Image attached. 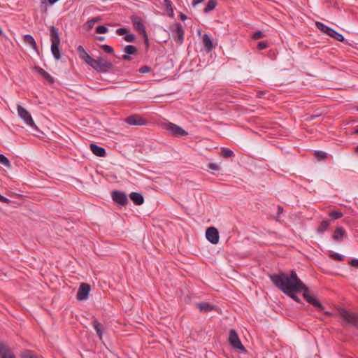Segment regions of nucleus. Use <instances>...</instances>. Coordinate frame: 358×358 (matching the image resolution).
<instances>
[{
  "mask_svg": "<svg viewBox=\"0 0 358 358\" xmlns=\"http://www.w3.org/2000/svg\"><path fill=\"white\" fill-rule=\"evenodd\" d=\"M270 278L272 282L285 294L300 292L305 287V285L294 271H291L289 275L280 273L271 275Z\"/></svg>",
  "mask_w": 358,
  "mask_h": 358,
  "instance_id": "1",
  "label": "nucleus"
},
{
  "mask_svg": "<svg viewBox=\"0 0 358 358\" xmlns=\"http://www.w3.org/2000/svg\"><path fill=\"white\" fill-rule=\"evenodd\" d=\"M76 50L79 57L97 72L106 73L112 69L113 64L107 59L101 57L94 59L85 51L82 45L78 46Z\"/></svg>",
  "mask_w": 358,
  "mask_h": 358,
  "instance_id": "2",
  "label": "nucleus"
},
{
  "mask_svg": "<svg viewBox=\"0 0 358 358\" xmlns=\"http://www.w3.org/2000/svg\"><path fill=\"white\" fill-rule=\"evenodd\" d=\"M50 36H51V52L54 57L59 60L61 58V53L59 50L60 38L59 36L58 29L54 26L50 27Z\"/></svg>",
  "mask_w": 358,
  "mask_h": 358,
  "instance_id": "3",
  "label": "nucleus"
},
{
  "mask_svg": "<svg viewBox=\"0 0 358 358\" xmlns=\"http://www.w3.org/2000/svg\"><path fill=\"white\" fill-rule=\"evenodd\" d=\"M338 311L341 317L347 324L358 327V315L343 308H339Z\"/></svg>",
  "mask_w": 358,
  "mask_h": 358,
  "instance_id": "4",
  "label": "nucleus"
},
{
  "mask_svg": "<svg viewBox=\"0 0 358 358\" xmlns=\"http://www.w3.org/2000/svg\"><path fill=\"white\" fill-rule=\"evenodd\" d=\"M315 25L318 29L327 34V35L332 37L335 40L340 42H343L345 40L344 36L341 34L337 32L334 29L325 25L322 22H316Z\"/></svg>",
  "mask_w": 358,
  "mask_h": 358,
  "instance_id": "5",
  "label": "nucleus"
},
{
  "mask_svg": "<svg viewBox=\"0 0 358 358\" xmlns=\"http://www.w3.org/2000/svg\"><path fill=\"white\" fill-rule=\"evenodd\" d=\"M17 110L19 117L22 120H23V121L27 126L30 127L34 130H38L29 111H27L24 107L20 106V104H18L17 106Z\"/></svg>",
  "mask_w": 358,
  "mask_h": 358,
  "instance_id": "6",
  "label": "nucleus"
},
{
  "mask_svg": "<svg viewBox=\"0 0 358 358\" xmlns=\"http://www.w3.org/2000/svg\"><path fill=\"white\" fill-rule=\"evenodd\" d=\"M131 20L134 29L143 36L145 43L148 46V37L146 33L145 27L144 26L141 18L137 15H132L131 17Z\"/></svg>",
  "mask_w": 358,
  "mask_h": 358,
  "instance_id": "7",
  "label": "nucleus"
},
{
  "mask_svg": "<svg viewBox=\"0 0 358 358\" xmlns=\"http://www.w3.org/2000/svg\"><path fill=\"white\" fill-rule=\"evenodd\" d=\"M229 342L234 348L241 350L242 351L245 350L234 329H231L229 331Z\"/></svg>",
  "mask_w": 358,
  "mask_h": 358,
  "instance_id": "8",
  "label": "nucleus"
},
{
  "mask_svg": "<svg viewBox=\"0 0 358 358\" xmlns=\"http://www.w3.org/2000/svg\"><path fill=\"white\" fill-rule=\"evenodd\" d=\"M302 292H303V298L308 303L320 310L324 309V306H322V304L320 301H318L314 296L310 295V291L306 285L304 289H302Z\"/></svg>",
  "mask_w": 358,
  "mask_h": 358,
  "instance_id": "9",
  "label": "nucleus"
},
{
  "mask_svg": "<svg viewBox=\"0 0 358 358\" xmlns=\"http://www.w3.org/2000/svg\"><path fill=\"white\" fill-rule=\"evenodd\" d=\"M90 292V286L87 283H82L78 290L76 298L79 301L87 299Z\"/></svg>",
  "mask_w": 358,
  "mask_h": 358,
  "instance_id": "10",
  "label": "nucleus"
},
{
  "mask_svg": "<svg viewBox=\"0 0 358 358\" xmlns=\"http://www.w3.org/2000/svg\"><path fill=\"white\" fill-rule=\"evenodd\" d=\"M206 237L208 241L213 244H217L219 242V233L216 228L211 227L206 229Z\"/></svg>",
  "mask_w": 358,
  "mask_h": 358,
  "instance_id": "11",
  "label": "nucleus"
},
{
  "mask_svg": "<svg viewBox=\"0 0 358 358\" xmlns=\"http://www.w3.org/2000/svg\"><path fill=\"white\" fill-rule=\"evenodd\" d=\"M112 199L116 203L120 206H124L128 202L126 194L120 191H113L112 192Z\"/></svg>",
  "mask_w": 358,
  "mask_h": 358,
  "instance_id": "12",
  "label": "nucleus"
},
{
  "mask_svg": "<svg viewBox=\"0 0 358 358\" xmlns=\"http://www.w3.org/2000/svg\"><path fill=\"white\" fill-rule=\"evenodd\" d=\"M125 122L130 125H145L146 121L139 115H133L127 117Z\"/></svg>",
  "mask_w": 358,
  "mask_h": 358,
  "instance_id": "13",
  "label": "nucleus"
},
{
  "mask_svg": "<svg viewBox=\"0 0 358 358\" xmlns=\"http://www.w3.org/2000/svg\"><path fill=\"white\" fill-rule=\"evenodd\" d=\"M0 357L1 358H15V355L8 345L0 342Z\"/></svg>",
  "mask_w": 358,
  "mask_h": 358,
  "instance_id": "14",
  "label": "nucleus"
},
{
  "mask_svg": "<svg viewBox=\"0 0 358 358\" xmlns=\"http://www.w3.org/2000/svg\"><path fill=\"white\" fill-rule=\"evenodd\" d=\"M162 127L169 133L176 136H179V126L173 124L171 122H165L162 124Z\"/></svg>",
  "mask_w": 358,
  "mask_h": 358,
  "instance_id": "15",
  "label": "nucleus"
},
{
  "mask_svg": "<svg viewBox=\"0 0 358 358\" xmlns=\"http://www.w3.org/2000/svg\"><path fill=\"white\" fill-rule=\"evenodd\" d=\"M346 235V231L342 227H337L332 236L334 241L336 242H341Z\"/></svg>",
  "mask_w": 358,
  "mask_h": 358,
  "instance_id": "16",
  "label": "nucleus"
},
{
  "mask_svg": "<svg viewBox=\"0 0 358 358\" xmlns=\"http://www.w3.org/2000/svg\"><path fill=\"white\" fill-rule=\"evenodd\" d=\"M91 152L97 157H104L106 154V150L101 146H99L96 144L91 143L90 145Z\"/></svg>",
  "mask_w": 358,
  "mask_h": 358,
  "instance_id": "17",
  "label": "nucleus"
},
{
  "mask_svg": "<svg viewBox=\"0 0 358 358\" xmlns=\"http://www.w3.org/2000/svg\"><path fill=\"white\" fill-rule=\"evenodd\" d=\"M202 43L205 50L207 52L212 51L213 49L215 48V46L213 45V42L211 41L210 37L207 34H205L203 36Z\"/></svg>",
  "mask_w": 358,
  "mask_h": 358,
  "instance_id": "18",
  "label": "nucleus"
},
{
  "mask_svg": "<svg viewBox=\"0 0 358 358\" xmlns=\"http://www.w3.org/2000/svg\"><path fill=\"white\" fill-rule=\"evenodd\" d=\"M130 199L134 202L136 205H142L144 202V198L143 195L138 192H131L129 194Z\"/></svg>",
  "mask_w": 358,
  "mask_h": 358,
  "instance_id": "19",
  "label": "nucleus"
},
{
  "mask_svg": "<svg viewBox=\"0 0 358 358\" xmlns=\"http://www.w3.org/2000/svg\"><path fill=\"white\" fill-rule=\"evenodd\" d=\"M196 308L203 313H208L213 310L214 306L208 302H201L196 304Z\"/></svg>",
  "mask_w": 358,
  "mask_h": 358,
  "instance_id": "20",
  "label": "nucleus"
},
{
  "mask_svg": "<svg viewBox=\"0 0 358 358\" xmlns=\"http://www.w3.org/2000/svg\"><path fill=\"white\" fill-rule=\"evenodd\" d=\"M24 42L27 45H29L33 50H36L37 46L34 37L30 34H26L24 36Z\"/></svg>",
  "mask_w": 358,
  "mask_h": 358,
  "instance_id": "21",
  "label": "nucleus"
},
{
  "mask_svg": "<svg viewBox=\"0 0 358 358\" xmlns=\"http://www.w3.org/2000/svg\"><path fill=\"white\" fill-rule=\"evenodd\" d=\"M93 327L96 331V333L100 340H102L103 337V325L97 321H93Z\"/></svg>",
  "mask_w": 358,
  "mask_h": 358,
  "instance_id": "22",
  "label": "nucleus"
},
{
  "mask_svg": "<svg viewBox=\"0 0 358 358\" xmlns=\"http://www.w3.org/2000/svg\"><path fill=\"white\" fill-rule=\"evenodd\" d=\"M329 226V221L328 220H324L322 221L320 224L317 228V233L320 234H324L325 231L327 230Z\"/></svg>",
  "mask_w": 358,
  "mask_h": 358,
  "instance_id": "23",
  "label": "nucleus"
},
{
  "mask_svg": "<svg viewBox=\"0 0 358 358\" xmlns=\"http://www.w3.org/2000/svg\"><path fill=\"white\" fill-rule=\"evenodd\" d=\"M217 2L215 0H209L203 9L204 13H208L215 8Z\"/></svg>",
  "mask_w": 358,
  "mask_h": 358,
  "instance_id": "24",
  "label": "nucleus"
},
{
  "mask_svg": "<svg viewBox=\"0 0 358 358\" xmlns=\"http://www.w3.org/2000/svg\"><path fill=\"white\" fill-rule=\"evenodd\" d=\"M164 6L166 8L167 15L170 17L173 16V9L172 7V3L170 0H164Z\"/></svg>",
  "mask_w": 358,
  "mask_h": 358,
  "instance_id": "25",
  "label": "nucleus"
},
{
  "mask_svg": "<svg viewBox=\"0 0 358 358\" xmlns=\"http://www.w3.org/2000/svg\"><path fill=\"white\" fill-rule=\"evenodd\" d=\"M220 155L223 158H230L234 157V152L227 148H222Z\"/></svg>",
  "mask_w": 358,
  "mask_h": 358,
  "instance_id": "26",
  "label": "nucleus"
},
{
  "mask_svg": "<svg viewBox=\"0 0 358 358\" xmlns=\"http://www.w3.org/2000/svg\"><path fill=\"white\" fill-rule=\"evenodd\" d=\"M39 73L49 83H54L55 80L53 77L50 76L47 71L41 69Z\"/></svg>",
  "mask_w": 358,
  "mask_h": 358,
  "instance_id": "27",
  "label": "nucleus"
},
{
  "mask_svg": "<svg viewBox=\"0 0 358 358\" xmlns=\"http://www.w3.org/2000/svg\"><path fill=\"white\" fill-rule=\"evenodd\" d=\"M22 358H39L30 350H26L21 352Z\"/></svg>",
  "mask_w": 358,
  "mask_h": 358,
  "instance_id": "28",
  "label": "nucleus"
},
{
  "mask_svg": "<svg viewBox=\"0 0 358 358\" xmlns=\"http://www.w3.org/2000/svg\"><path fill=\"white\" fill-rule=\"evenodd\" d=\"M124 52L127 55H134L137 52V48L134 45H128L124 48Z\"/></svg>",
  "mask_w": 358,
  "mask_h": 358,
  "instance_id": "29",
  "label": "nucleus"
},
{
  "mask_svg": "<svg viewBox=\"0 0 358 358\" xmlns=\"http://www.w3.org/2000/svg\"><path fill=\"white\" fill-rule=\"evenodd\" d=\"M0 164L6 167H10L11 165L8 159L2 154H0Z\"/></svg>",
  "mask_w": 358,
  "mask_h": 358,
  "instance_id": "30",
  "label": "nucleus"
},
{
  "mask_svg": "<svg viewBox=\"0 0 358 358\" xmlns=\"http://www.w3.org/2000/svg\"><path fill=\"white\" fill-rule=\"evenodd\" d=\"M329 216L332 220H337L343 217V213L340 211H332L329 213Z\"/></svg>",
  "mask_w": 358,
  "mask_h": 358,
  "instance_id": "31",
  "label": "nucleus"
},
{
  "mask_svg": "<svg viewBox=\"0 0 358 358\" xmlns=\"http://www.w3.org/2000/svg\"><path fill=\"white\" fill-rule=\"evenodd\" d=\"M315 156L320 159H324L327 158V153L324 151L317 150L315 152Z\"/></svg>",
  "mask_w": 358,
  "mask_h": 358,
  "instance_id": "32",
  "label": "nucleus"
},
{
  "mask_svg": "<svg viewBox=\"0 0 358 358\" xmlns=\"http://www.w3.org/2000/svg\"><path fill=\"white\" fill-rule=\"evenodd\" d=\"M108 31V27L103 25L96 27V32L98 34H106Z\"/></svg>",
  "mask_w": 358,
  "mask_h": 358,
  "instance_id": "33",
  "label": "nucleus"
},
{
  "mask_svg": "<svg viewBox=\"0 0 358 358\" xmlns=\"http://www.w3.org/2000/svg\"><path fill=\"white\" fill-rule=\"evenodd\" d=\"M101 49L106 52V53H110V54H112L113 53V48L112 47H110V45H102L101 46Z\"/></svg>",
  "mask_w": 358,
  "mask_h": 358,
  "instance_id": "34",
  "label": "nucleus"
},
{
  "mask_svg": "<svg viewBox=\"0 0 358 358\" xmlns=\"http://www.w3.org/2000/svg\"><path fill=\"white\" fill-rule=\"evenodd\" d=\"M331 257L337 261H343L344 259V257L341 254L337 252L331 254Z\"/></svg>",
  "mask_w": 358,
  "mask_h": 358,
  "instance_id": "35",
  "label": "nucleus"
},
{
  "mask_svg": "<svg viewBox=\"0 0 358 358\" xmlns=\"http://www.w3.org/2000/svg\"><path fill=\"white\" fill-rule=\"evenodd\" d=\"M99 19L98 17H94V18L88 20L87 24L89 29H91L95 23L99 22Z\"/></svg>",
  "mask_w": 358,
  "mask_h": 358,
  "instance_id": "36",
  "label": "nucleus"
},
{
  "mask_svg": "<svg viewBox=\"0 0 358 358\" xmlns=\"http://www.w3.org/2000/svg\"><path fill=\"white\" fill-rule=\"evenodd\" d=\"M173 30L176 32L175 39L176 41H179V23H176L173 25Z\"/></svg>",
  "mask_w": 358,
  "mask_h": 358,
  "instance_id": "37",
  "label": "nucleus"
},
{
  "mask_svg": "<svg viewBox=\"0 0 358 358\" xmlns=\"http://www.w3.org/2000/svg\"><path fill=\"white\" fill-rule=\"evenodd\" d=\"M296 292H289L286 293L287 296H289L291 299L294 300L295 301L299 303L301 301L300 299L295 294Z\"/></svg>",
  "mask_w": 358,
  "mask_h": 358,
  "instance_id": "38",
  "label": "nucleus"
},
{
  "mask_svg": "<svg viewBox=\"0 0 358 358\" xmlns=\"http://www.w3.org/2000/svg\"><path fill=\"white\" fill-rule=\"evenodd\" d=\"M124 38L127 42L131 43L134 41L135 36L134 34H126Z\"/></svg>",
  "mask_w": 358,
  "mask_h": 358,
  "instance_id": "39",
  "label": "nucleus"
},
{
  "mask_svg": "<svg viewBox=\"0 0 358 358\" xmlns=\"http://www.w3.org/2000/svg\"><path fill=\"white\" fill-rule=\"evenodd\" d=\"M264 36V33L262 31H257L253 34V38L259 39L263 38Z\"/></svg>",
  "mask_w": 358,
  "mask_h": 358,
  "instance_id": "40",
  "label": "nucleus"
},
{
  "mask_svg": "<svg viewBox=\"0 0 358 358\" xmlns=\"http://www.w3.org/2000/svg\"><path fill=\"white\" fill-rule=\"evenodd\" d=\"M47 5H48V3H47L46 0L41 1L40 7L43 11H44V12L47 11Z\"/></svg>",
  "mask_w": 358,
  "mask_h": 358,
  "instance_id": "41",
  "label": "nucleus"
},
{
  "mask_svg": "<svg viewBox=\"0 0 358 358\" xmlns=\"http://www.w3.org/2000/svg\"><path fill=\"white\" fill-rule=\"evenodd\" d=\"M116 33L120 36H122L127 33V29L125 28H119L116 30Z\"/></svg>",
  "mask_w": 358,
  "mask_h": 358,
  "instance_id": "42",
  "label": "nucleus"
},
{
  "mask_svg": "<svg viewBox=\"0 0 358 358\" xmlns=\"http://www.w3.org/2000/svg\"><path fill=\"white\" fill-rule=\"evenodd\" d=\"M150 71V68L147 66H141L140 69H139V72L141 73H148Z\"/></svg>",
  "mask_w": 358,
  "mask_h": 358,
  "instance_id": "43",
  "label": "nucleus"
},
{
  "mask_svg": "<svg viewBox=\"0 0 358 358\" xmlns=\"http://www.w3.org/2000/svg\"><path fill=\"white\" fill-rule=\"evenodd\" d=\"M267 46V44L266 43L264 42V41H262V42H259L257 45V48L259 50H263V49H265Z\"/></svg>",
  "mask_w": 358,
  "mask_h": 358,
  "instance_id": "44",
  "label": "nucleus"
},
{
  "mask_svg": "<svg viewBox=\"0 0 358 358\" xmlns=\"http://www.w3.org/2000/svg\"><path fill=\"white\" fill-rule=\"evenodd\" d=\"M208 168L212 169V170H218L219 169V166L216 164H213V163H210L208 164Z\"/></svg>",
  "mask_w": 358,
  "mask_h": 358,
  "instance_id": "45",
  "label": "nucleus"
},
{
  "mask_svg": "<svg viewBox=\"0 0 358 358\" xmlns=\"http://www.w3.org/2000/svg\"><path fill=\"white\" fill-rule=\"evenodd\" d=\"M350 264L352 266L358 268V259H353L350 261Z\"/></svg>",
  "mask_w": 358,
  "mask_h": 358,
  "instance_id": "46",
  "label": "nucleus"
},
{
  "mask_svg": "<svg viewBox=\"0 0 358 358\" xmlns=\"http://www.w3.org/2000/svg\"><path fill=\"white\" fill-rule=\"evenodd\" d=\"M0 201L1 202H3V203H8L10 201V199H8V198L2 196L1 194H0Z\"/></svg>",
  "mask_w": 358,
  "mask_h": 358,
  "instance_id": "47",
  "label": "nucleus"
},
{
  "mask_svg": "<svg viewBox=\"0 0 358 358\" xmlns=\"http://www.w3.org/2000/svg\"><path fill=\"white\" fill-rule=\"evenodd\" d=\"M130 55H127L125 53V55H124L122 56V59L125 60V61H129L131 59V57L129 56Z\"/></svg>",
  "mask_w": 358,
  "mask_h": 358,
  "instance_id": "48",
  "label": "nucleus"
},
{
  "mask_svg": "<svg viewBox=\"0 0 358 358\" xmlns=\"http://www.w3.org/2000/svg\"><path fill=\"white\" fill-rule=\"evenodd\" d=\"M204 0H193L192 1V5L196 6L201 2H203Z\"/></svg>",
  "mask_w": 358,
  "mask_h": 358,
  "instance_id": "49",
  "label": "nucleus"
},
{
  "mask_svg": "<svg viewBox=\"0 0 358 358\" xmlns=\"http://www.w3.org/2000/svg\"><path fill=\"white\" fill-rule=\"evenodd\" d=\"M187 135V133L185 130H184L183 129L180 128V136H186Z\"/></svg>",
  "mask_w": 358,
  "mask_h": 358,
  "instance_id": "50",
  "label": "nucleus"
},
{
  "mask_svg": "<svg viewBox=\"0 0 358 358\" xmlns=\"http://www.w3.org/2000/svg\"><path fill=\"white\" fill-rule=\"evenodd\" d=\"M186 19L187 16L185 14L180 13V20L185 21Z\"/></svg>",
  "mask_w": 358,
  "mask_h": 358,
  "instance_id": "51",
  "label": "nucleus"
},
{
  "mask_svg": "<svg viewBox=\"0 0 358 358\" xmlns=\"http://www.w3.org/2000/svg\"><path fill=\"white\" fill-rule=\"evenodd\" d=\"M183 34H184V31L182 30V29L180 27V43L183 40Z\"/></svg>",
  "mask_w": 358,
  "mask_h": 358,
  "instance_id": "52",
  "label": "nucleus"
},
{
  "mask_svg": "<svg viewBox=\"0 0 358 358\" xmlns=\"http://www.w3.org/2000/svg\"><path fill=\"white\" fill-rule=\"evenodd\" d=\"M59 0H48V2L50 5H52L57 2Z\"/></svg>",
  "mask_w": 358,
  "mask_h": 358,
  "instance_id": "53",
  "label": "nucleus"
},
{
  "mask_svg": "<svg viewBox=\"0 0 358 358\" xmlns=\"http://www.w3.org/2000/svg\"><path fill=\"white\" fill-rule=\"evenodd\" d=\"M282 211H283V208H282V207H281V206H279L278 207V214H280V213H282Z\"/></svg>",
  "mask_w": 358,
  "mask_h": 358,
  "instance_id": "54",
  "label": "nucleus"
},
{
  "mask_svg": "<svg viewBox=\"0 0 358 358\" xmlns=\"http://www.w3.org/2000/svg\"><path fill=\"white\" fill-rule=\"evenodd\" d=\"M97 39L100 41H103L105 40V37L103 36H97Z\"/></svg>",
  "mask_w": 358,
  "mask_h": 358,
  "instance_id": "55",
  "label": "nucleus"
},
{
  "mask_svg": "<svg viewBox=\"0 0 358 358\" xmlns=\"http://www.w3.org/2000/svg\"><path fill=\"white\" fill-rule=\"evenodd\" d=\"M324 313L327 315H331V313L330 312H325Z\"/></svg>",
  "mask_w": 358,
  "mask_h": 358,
  "instance_id": "56",
  "label": "nucleus"
},
{
  "mask_svg": "<svg viewBox=\"0 0 358 358\" xmlns=\"http://www.w3.org/2000/svg\"><path fill=\"white\" fill-rule=\"evenodd\" d=\"M355 134H358V127L357 129H355V131H354Z\"/></svg>",
  "mask_w": 358,
  "mask_h": 358,
  "instance_id": "57",
  "label": "nucleus"
},
{
  "mask_svg": "<svg viewBox=\"0 0 358 358\" xmlns=\"http://www.w3.org/2000/svg\"><path fill=\"white\" fill-rule=\"evenodd\" d=\"M355 151H356L357 152H358V145L357 146V148H356V149H355Z\"/></svg>",
  "mask_w": 358,
  "mask_h": 358,
  "instance_id": "58",
  "label": "nucleus"
}]
</instances>
